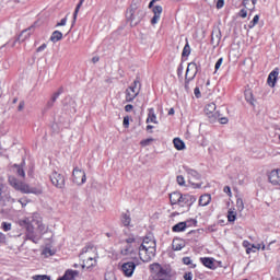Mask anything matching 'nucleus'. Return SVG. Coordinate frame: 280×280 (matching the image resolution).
<instances>
[{"label": "nucleus", "instance_id": "nucleus-1", "mask_svg": "<svg viewBox=\"0 0 280 280\" xmlns=\"http://www.w3.org/2000/svg\"><path fill=\"white\" fill-rule=\"evenodd\" d=\"M22 224H24L26 229V240H30L33 244H38V242H40V235L36 233V230L39 231V233L45 231V224H43L40 214L34 213L33 215L27 217L22 221Z\"/></svg>", "mask_w": 280, "mask_h": 280}, {"label": "nucleus", "instance_id": "nucleus-2", "mask_svg": "<svg viewBox=\"0 0 280 280\" xmlns=\"http://www.w3.org/2000/svg\"><path fill=\"white\" fill-rule=\"evenodd\" d=\"M9 184L15 191L21 194H33L34 196H43V186H30V184L18 179L14 176H9Z\"/></svg>", "mask_w": 280, "mask_h": 280}, {"label": "nucleus", "instance_id": "nucleus-3", "mask_svg": "<svg viewBox=\"0 0 280 280\" xmlns=\"http://www.w3.org/2000/svg\"><path fill=\"white\" fill-rule=\"evenodd\" d=\"M126 19L130 22L131 27H137L145 19V9L137 2H132L127 9Z\"/></svg>", "mask_w": 280, "mask_h": 280}, {"label": "nucleus", "instance_id": "nucleus-4", "mask_svg": "<svg viewBox=\"0 0 280 280\" xmlns=\"http://www.w3.org/2000/svg\"><path fill=\"white\" fill-rule=\"evenodd\" d=\"M156 255V242L150 240L149 237L144 238L139 247V257L142 261H151Z\"/></svg>", "mask_w": 280, "mask_h": 280}, {"label": "nucleus", "instance_id": "nucleus-5", "mask_svg": "<svg viewBox=\"0 0 280 280\" xmlns=\"http://www.w3.org/2000/svg\"><path fill=\"white\" fill-rule=\"evenodd\" d=\"M141 93V79L139 77L131 83V85L126 90V102H135L137 95Z\"/></svg>", "mask_w": 280, "mask_h": 280}, {"label": "nucleus", "instance_id": "nucleus-6", "mask_svg": "<svg viewBox=\"0 0 280 280\" xmlns=\"http://www.w3.org/2000/svg\"><path fill=\"white\" fill-rule=\"evenodd\" d=\"M120 272H122L124 277L130 278L135 275V270L137 269V264L132 260H121L119 262Z\"/></svg>", "mask_w": 280, "mask_h": 280}, {"label": "nucleus", "instance_id": "nucleus-7", "mask_svg": "<svg viewBox=\"0 0 280 280\" xmlns=\"http://www.w3.org/2000/svg\"><path fill=\"white\" fill-rule=\"evenodd\" d=\"M14 202H16V200L10 196L8 187H5L3 183H0V205L7 207V205H14Z\"/></svg>", "mask_w": 280, "mask_h": 280}, {"label": "nucleus", "instance_id": "nucleus-8", "mask_svg": "<svg viewBox=\"0 0 280 280\" xmlns=\"http://www.w3.org/2000/svg\"><path fill=\"white\" fill-rule=\"evenodd\" d=\"M218 106L215 103H209L205 107V114L208 117L210 124H215L220 117V110H217Z\"/></svg>", "mask_w": 280, "mask_h": 280}, {"label": "nucleus", "instance_id": "nucleus-9", "mask_svg": "<svg viewBox=\"0 0 280 280\" xmlns=\"http://www.w3.org/2000/svg\"><path fill=\"white\" fill-rule=\"evenodd\" d=\"M198 200V198L190 194H182L179 195V200L177 201L178 207H187V211L191 209L194 203Z\"/></svg>", "mask_w": 280, "mask_h": 280}, {"label": "nucleus", "instance_id": "nucleus-10", "mask_svg": "<svg viewBox=\"0 0 280 280\" xmlns=\"http://www.w3.org/2000/svg\"><path fill=\"white\" fill-rule=\"evenodd\" d=\"M65 113L68 115H75L78 113V103L71 96H66L62 101Z\"/></svg>", "mask_w": 280, "mask_h": 280}, {"label": "nucleus", "instance_id": "nucleus-11", "mask_svg": "<svg viewBox=\"0 0 280 280\" xmlns=\"http://www.w3.org/2000/svg\"><path fill=\"white\" fill-rule=\"evenodd\" d=\"M49 178L50 183H52V185L57 187V189H65V175L58 172H52Z\"/></svg>", "mask_w": 280, "mask_h": 280}, {"label": "nucleus", "instance_id": "nucleus-12", "mask_svg": "<svg viewBox=\"0 0 280 280\" xmlns=\"http://www.w3.org/2000/svg\"><path fill=\"white\" fill-rule=\"evenodd\" d=\"M72 178L73 183L77 185H84V183H86V173L83 170L74 167L72 172Z\"/></svg>", "mask_w": 280, "mask_h": 280}, {"label": "nucleus", "instance_id": "nucleus-13", "mask_svg": "<svg viewBox=\"0 0 280 280\" xmlns=\"http://www.w3.org/2000/svg\"><path fill=\"white\" fill-rule=\"evenodd\" d=\"M150 270L154 277H167V275H170L167 269L163 268L159 262L150 265Z\"/></svg>", "mask_w": 280, "mask_h": 280}, {"label": "nucleus", "instance_id": "nucleus-14", "mask_svg": "<svg viewBox=\"0 0 280 280\" xmlns=\"http://www.w3.org/2000/svg\"><path fill=\"white\" fill-rule=\"evenodd\" d=\"M268 180L273 187L280 189V168H275L268 174Z\"/></svg>", "mask_w": 280, "mask_h": 280}, {"label": "nucleus", "instance_id": "nucleus-15", "mask_svg": "<svg viewBox=\"0 0 280 280\" xmlns=\"http://www.w3.org/2000/svg\"><path fill=\"white\" fill-rule=\"evenodd\" d=\"M33 32H34V26H30L28 28L22 31L21 34L19 35V37L13 42L12 47H14V45H16V40H20V43L27 40V38H30V36H32Z\"/></svg>", "mask_w": 280, "mask_h": 280}, {"label": "nucleus", "instance_id": "nucleus-16", "mask_svg": "<svg viewBox=\"0 0 280 280\" xmlns=\"http://www.w3.org/2000/svg\"><path fill=\"white\" fill-rule=\"evenodd\" d=\"M153 18L151 19V25H156L161 21V14H163V7L154 5L152 9Z\"/></svg>", "mask_w": 280, "mask_h": 280}, {"label": "nucleus", "instance_id": "nucleus-17", "mask_svg": "<svg viewBox=\"0 0 280 280\" xmlns=\"http://www.w3.org/2000/svg\"><path fill=\"white\" fill-rule=\"evenodd\" d=\"M279 78V68H275L268 75L267 83L271 89H275L277 79Z\"/></svg>", "mask_w": 280, "mask_h": 280}, {"label": "nucleus", "instance_id": "nucleus-18", "mask_svg": "<svg viewBox=\"0 0 280 280\" xmlns=\"http://www.w3.org/2000/svg\"><path fill=\"white\" fill-rule=\"evenodd\" d=\"M183 170L186 172V174H188L189 180H191V178L194 180H200V178H202V175H200V173H198V171L190 168L187 165H184Z\"/></svg>", "mask_w": 280, "mask_h": 280}, {"label": "nucleus", "instance_id": "nucleus-19", "mask_svg": "<svg viewBox=\"0 0 280 280\" xmlns=\"http://www.w3.org/2000/svg\"><path fill=\"white\" fill-rule=\"evenodd\" d=\"M191 69H195V75H198V73H202V65L200 63V61L196 59L188 63L187 73H189Z\"/></svg>", "mask_w": 280, "mask_h": 280}, {"label": "nucleus", "instance_id": "nucleus-20", "mask_svg": "<svg viewBox=\"0 0 280 280\" xmlns=\"http://www.w3.org/2000/svg\"><path fill=\"white\" fill-rule=\"evenodd\" d=\"M78 275H80V271L68 269L66 270L65 275L60 277L58 280H75V277H78Z\"/></svg>", "mask_w": 280, "mask_h": 280}, {"label": "nucleus", "instance_id": "nucleus-21", "mask_svg": "<svg viewBox=\"0 0 280 280\" xmlns=\"http://www.w3.org/2000/svg\"><path fill=\"white\" fill-rule=\"evenodd\" d=\"M220 40H222V33L220 32V30L212 31L211 45L218 47V45H220Z\"/></svg>", "mask_w": 280, "mask_h": 280}, {"label": "nucleus", "instance_id": "nucleus-22", "mask_svg": "<svg viewBox=\"0 0 280 280\" xmlns=\"http://www.w3.org/2000/svg\"><path fill=\"white\" fill-rule=\"evenodd\" d=\"M200 261L206 268H209L210 270H215V262H213V258L201 257Z\"/></svg>", "mask_w": 280, "mask_h": 280}, {"label": "nucleus", "instance_id": "nucleus-23", "mask_svg": "<svg viewBox=\"0 0 280 280\" xmlns=\"http://www.w3.org/2000/svg\"><path fill=\"white\" fill-rule=\"evenodd\" d=\"M120 222L124 226H128L132 222V218L130 217V211L129 210L121 213Z\"/></svg>", "mask_w": 280, "mask_h": 280}, {"label": "nucleus", "instance_id": "nucleus-24", "mask_svg": "<svg viewBox=\"0 0 280 280\" xmlns=\"http://www.w3.org/2000/svg\"><path fill=\"white\" fill-rule=\"evenodd\" d=\"M172 231L173 233H184V231H187V223L184 221L179 222L172 226Z\"/></svg>", "mask_w": 280, "mask_h": 280}, {"label": "nucleus", "instance_id": "nucleus-25", "mask_svg": "<svg viewBox=\"0 0 280 280\" xmlns=\"http://www.w3.org/2000/svg\"><path fill=\"white\" fill-rule=\"evenodd\" d=\"M211 202V195L205 194L199 197V207H208Z\"/></svg>", "mask_w": 280, "mask_h": 280}, {"label": "nucleus", "instance_id": "nucleus-26", "mask_svg": "<svg viewBox=\"0 0 280 280\" xmlns=\"http://www.w3.org/2000/svg\"><path fill=\"white\" fill-rule=\"evenodd\" d=\"M180 191H174L170 194V202L174 207V205H178V201L180 200Z\"/></svg>", "mask_w": 280, "mask_h": 280}, {"label": "nucleus", "instance_id": "nucleus-27", "mask_svg": "<svg viewBox=\"0 0 280 280\" xmlns=\"http://www.w3.org/2000/svg\"><path fill=\"white\" fill-rule=\"evenodd\" d=\"M147 124H159V120H156V114L154 113V108H149Z\"/></svg>", "mask_w": 280, "mask_h": 280}, {"label": "nucleus", "instance_id": "nucleus-28", "mask_svg": "<svg viewBox=\"0 0 280 280\" xmlns=\"http://www.w3.org/2000/svg\"><path fill=\"white\" fill-rule=\"evenodd\" d=\"M97 264V260H95V256H89L85 262L82 265V268H93Z\"/></svg>", "mask_w": 280, "mask_h": 280}, {"label": "nucleus", "instance_id": "nucleus-29", "mask_svg": "<svg viewBox=\"0 0 280 280\" xmlns=\"http://www.w3.org/2000/svg\"><path fill=\"white\" fill-rule=\"evenodd\" d=\"M60 40H62V32L54 31L52 34L50 35V42L58 43Z\"/></svg>", "mask_w": 280, "mask_h": 280}, {"label": "nucleus", "instance_id": "nucleus-30", "mask_svg": "<svg viewBox=\"0 0 280 280\" xmlns=\"http://www.w3.org/2000/svg\"><path fill=\"white\" fill-rule=\"evenodd\" d=\"M237 220V212L235 208H230L228 211V222H235Z\"/></svg>", "mask_w": 280, "mask_h": 280}, {"label": "nucleus", "instance_id": "nucleus-31", "mask_svg": "<svg viewBox=\"0 0 280 280\" xmlns=\"http://www.w3.org/2000/svg\"><path fill=\"white\" fill-rule=\"evenodd\" d=\"M173 250H183L185 248V243L180 240H174L172 244Z\"/></svg>", "mask_w": 280, "mask_h": 280}, {"label": "nucleus", "instance_id": "nucleus-32", "mask_svg": "<svg viewBox=\"0 0 280 280\" xmlns=\"http://www.w3.org/2000/svg\"><path fill=\"white\" fill-rule=\"evenodd\" d=\"M13 170L15 174H18V176H20L21 178H25V170H23L22 165L14 164Z\"/></svg>", "mask_w": 280, "mask_h": 280}, {"label": "nucleus", "instance_id": "nucleus-33", "mask_svg": "<svg viewBox=\"0 0 280 280\" xmlns=\"http://www.w3.org/2000/svg\"><path fill=\"white\" fill-rule=\"evenodd\" d=\"M245 100L248 102V104H254L255 96L253 95V90H245L244 92Z\"/></svg>", "mask_w": 280, "mask_h": 280}, {"label": "nucleus", "instance_id": "nucleus-34", "mask_svg": "<svg viewBox=\"0 0 280 280\" xmlns=\"http://www.w3.org/2000/svg\"><path fill=\"white\" fill-rule=\"evenodd\" d=\"M174 148L177 150H185V142L180 138H175L173 140Z\"/></svg>", "mask_w": 280, "mask_h": 280}, {"label": "nucleus", "instance_id": "nucleus-35", "mask_svg": "<svg viewBox=\"0 0 280 280\" xmlns=\"http://www.w3.org/2000/svg\"><path fill=\"white\" fill-rule=\"evenodd\" d=\"M190 54H191V46H189V43H186L182 51V58H189Z\"/></svg>", "mask_w": 280, "mask_h": 280}, {"label": "nucleus", "instance_id": "nucleus-36", "mask_svg": "<svg viewBox=\"0 0 280 280\" xmlns=\"http://www.w3.org/2000/svg\"><path fill=\"white\" fill-rule=\"evenodd\" d=\"M65 93V88H59L57 92H55L52 94V96L50 97V101L54 102L56 104V101L58 100V97H60V95H62Z\"/></svg>", "mask_w": 280, "mask_h": 280}, {"label": "nucleus", "instance_id": "nucleus-37", "mask_svg": "<svg viewBox=\"0 0 280 280\" xmlns=\"http://www.w3.org/2000/svg\"><path fill=\"white\" fill-rule=\"evenodd\" d=\"M85 0H80L79 3L77 4L74 12H73V23L78 21V12H80V9L82 8L83 3Z\"/></svg>", "mask_w": 280, "mask_h": 280}, {"label": "nucleus", "instance_id": "nucleus-38", "mask_svg": "<svg viewBox=\"0 0 280 280\" xmlns=\"http://www.w3.org/2000/svg\"><path fill=\"white\" fill-rule=\"evenodd\" d=\"M258 23H259V15H255L254 19L249 22L248 28L253 30V27H255V25H257Z\"/></svg>", "mask_w": 280, "mask_h": 280}, {"label": "nucleus", "instance_id": "nucleus-39", "mask_svg": "<svg viewBox=\"0 0 280 280\" xmlns=\"http://www.w3.org/2000/svg\"><path fill=\"white\" fill-rule=\"evenodd\" d=\"M236 209L237 211H244V200L242 198L236 199Z\"/></svg>", "mask_w": 280, "mask_h": 280}, {"label": "nucleus", "instance_id": "nucleus-40", "mask_svg": "<svg viewBox=\"0 0 280 280\" xmlns=\"http://www.w3.org/2000/svg\"><path fill=\"white\" fill-rule=\"evenodd\" d=\"M183 264L185 266H190V268H196V265H194L190 257H184L183 258Z\"/></svg>", "mask_w": 280, "mask_h": 280}, {"label": "nucleus", "instance_id": "nucleus-41", "mask_svg": "<svg viewBox=\"0 0 280 280\" xmlns=\"http://www.w3.org/2000/svg\"><path fill=\"white\" fill-rule=\"evenodd\" d=\"M184 224H186V229H189V226H196V224H198V221L196 219H189L187 221H184Z\"/></svg>", "mask_w": 280, "mask_h": 280}, {"label": "nucleus", "instance_id": "nucleus-42", "mask_svg": "<svg viewBox=\"0 0 280 280\" xmlns=\"http://www.w3.org/2000/svg\"><path fill=\"white\" fill-rule=\"evenodd\" d=\"M1 229H2V231H5V232L12 231V223H10V222H2L1 223Z\"/></svg>", "mask_w": 280, "mask_h": 280}, {"label": "nucleus", "instance_id": "nucleus-43", "mask_svg": "<svg viewBox=\"0 0 280 280\" xmlns=\"http://www.w3.org/2000/svg\"><path fill=\"white\" fill-rule=\"evenodd\" d=\"M93 250H95V247H93V245H86L82 248L81 255H85L86 253H91Z\"/></svg>", "mask_w": 280, "mask_h": 280}, {"label": "nucleus", "instance_id": "nucleus-44", "mask_svg": "<svg viewBox=\"0 0 280 280\" xmlns=\"http://www.w3.org/2000/svg\"><path fill=\"white\" fill-rule=\"evenodd\" d=\"M105 280H117V277L115 276V272L107 271L105 272Z\"/></svg>", "mask_w": 280, "mask_h": 280}, {"label": "nucleus", "instance_id": "nucleus-45", "mask_svg": "<svg viewBox=\"0 0 280 280\" xmlns=\"http://www.w3.org/2000/svg\"><path fill=\"white\" fill-rule=\"evenodd\" d=\"M152 141H154L153 138H148V139L141 140L140 145H142V148H145V147L150 145V143H152Z\"/></svg>", "mask_w": 280, "mask_h": 280}, {"label": "nucleus", "instance_id": "nucleus-46", "mask_svg": "<svg viewBox=\"0 0 280 280\" xmlns=\"http://www.w3.org/2000/svg\"><path fill=\"white\" fill-rule=\"evenodd\" d=\"M217 121H219L220 124H229V118L228 117H223L222 114H220L219 112V117L217 118Z\"/></svg>", "mask_w": 280, "mask_h": 280}, {"label": "nucleus", "instance_id": "nucleus-47", "mask_svg": "<svg viewBox=\"0 0 280 280\" xmlns=\"http://www.w3.org/2000/svg\"><path fill=\"white\" fill-rule=\"evenodd\" d=\"M176 182L180 187H185V177L183 175H178Z\"/></svg>", "mask_w": 280, "mask_h": 280}, {"label": "nucleus", "instance_id": "nucleus-48", "mask_svg": "<svg viewBox=\"0 0 280 280\" xmlns=\"http://www.w3.org/2000/svg\"><path fill=\"white\" fill-rule=\"evenodd\" d=\"M18 202H20L22 207H27L30 200L27 199V197H22L18 200Z\"/></svg>", "mask_w": 280, "mask_h": 280}, {"label": "nucleus", "instance_id": "nucleus-49", "mask_svg": "<svg viewBox=\"0 0 280 280\" xmlns=\"http://www.w3.org/2000/svg\"><path fill=\"white\" fill-rule=\"evenodd\" d=\"M122 126H124V128H129L130 127V117L129 116L124 117Z\"/></svg>", "mask_w": 280, "mask_h": 280}, {"label": "nucleus", "instance_id": "nucleus-50", "mask_svg": "<svg viewBox=\"0 0 280 280\" xmlns=\"http://www.w3.org/2000/svg\"><path fill=\"white\" fill-rule=\"evenodd\" d=\"M238 16H241V19H246V16H248V11H246V9H241Z\"/></svg>", "mask_w": 280, "mask_h": 280}, {"label": "nucleus", "instance_id": "nucleus-51", "mask_svg": "<svg viewBox=\"0 0 280 280\" xmlns=\"http://www.w3.org/2000/svg\"><path fill=\"white\" fill-rule=\"evenodd\" d=\"M65 25H67V16L61 19V21L57 23L55 27H65Z\"/></svg>", "mask_w": 280, "mask_h": 280}, {"label": "nucleus", "instance_id": "nucleus-52", "mask_svg": "<svg viewBox=\"0 0 280 280\" xmlns=\"http://www.w3.org/2000/svg\"><path fill=\"white\" fill-rule=\"evenodd\" d=\"M222 62H224V58L221 57L215 62V66H214L215 71H218V69H220V67H222Z\"/></svg>", "mask_w": 280, "mask_h": 280}, {"label": "nucleus", "instance_id": "nucleus-53", "mask_svg": "<svg viewBox=\"0 0 280 280\" xmlns=\"http://www.w3.org/2000/svg\"><path fill=\"white\" fill-rule=\"evenodd\" d=\"M132 253V247L127 246L126 248L121 249V255H130Z\"/></svg>", "mask_w": 280, "mask_h": 280}, {"label": "nucleus", "instance_id": "nucleus-54", "mask_svg": "<svg viewBox=\"0 0 280 280\" xmlns=\"http://www.w3.org/2000/svg\"><path fill=\"white\" fill-rule=\"evenodd\" d=\"M33 279H35V280H51V278H49V276H46V275L35 276V277H33Z\"/></svg>", "mask_w": 280, "mask_h": 280}, {"label": "nucleus", "instance_id": "nucleus-55", "mask_svg": "<svg viewBox=\"0 0 280 280\" xmlns=\"http://www.w3.org/2000/svg\"><path fill=\"white\" fill-rule=\"evenodd\" d=\"M184 279L185 280H192L194 279V273L191 271H187L184 273Z\"/></svg>", "mask_w": 280, "mask_h": 280}, {"label": "nucleus", "instance_id": "nucleus-56", "mask_svg": "<svg viewBox=\"0 0 280 280\" xmlns=\"http://www.w3.org/2000/svg\"><path fill=\"white\" fill-rule=\"evenodd\" d=\"M183 63H180L177 68V78H183Z\"/></svg>", "mask_w": 280, "mask_h": 280}, {"label": "nucleus", "instance_id": "nucleus-57", "mask_svg": "<svg viewBox=\"0 0 280 280\" xmlns=\"http://www.w3.org/2000/svg\"><path fill=\"white\" fill-rule=\"evenodd\" d=\"M224 8V0H218L217 1V10H222Z\"/></svg>", "mask_w": 280, "mask_h": 280}, {"label": "nucleus", "instance_id": "nucleus-58", "mask_svg": "<svg viewBox=\"0 0 280 280\" xmlns=\"http://www.w3.org/2000/svg\"><path fill=\"white\" fill-rule=\"evenodd\" d=\"M47 49V44H42L37 49V54H40V51H45Z\"/></svg>", "mask_w": 280, "mask_h": 280}, {"label": "nucleus", "instance_id": "nucleus-59", "mask_svg": "<svg viewBox=\"0 0 280 280\" xmlns=\"http://www.w3.org/2000/svg\"><path fill=\"white\" fill-rule=\"evenodd\" d=\"M185 80L187 81V82H194V80H196L195 79V77H189V72H187V70H186V74H185Z\"/></svg>", "mask_w": 280, "mask_h": 280}, {"label": "nucleus", "instance_id": "nucleus-60", "mask_svg": "<svg viewBox=\"0 0 280 280\" xmlns=\"http://www.w3.org/2000/svg\"><path fill=\"white\" fill-rule=\"evenodd\" d=\"M185 80L187 81V82H194V80H196L195 79V77H189V72H187V70H186V74H185Z\"/></svg>", "mask_w": 280, "mask_h": 280}, {"label": "nucleus", "instance_id": "nucleus-61", "mask_svg": "<svg viewBox=\"0 0 280 280\" xmlns=\"http://www.w3.org/2000/svg\"><path fill=\"white\" fill-rule=\"evenodd\" d=\"M189 183L194 189H200L202 187V183L196 184V183H191V180H189Z\"/></svg>", "mask_w": 280, "mask_h": 280}, {"label": "nucleus", "instance_id": "nucleus-62", "mask_svg": "<svg viewBox=\"0 0 280 280\" xmlns=\"http://www.w3.org/2000/svg\"><path fill=\"white\" fill-rule=\"evenodd\" d=\"M194 94H195V96H196L197 98H200V97H201L200 88H195Z\"/></svg>", "mask_w": 280, "mask_h": 280}, {"label": "nucleus", "instance_id": "nucleus-63", "mask_svg": "<svg viewBox=\"0 0 280 280\" xmlns=\"http://www.w3.org/2000/svg\"><path fill=\"white\" fill-rule=\"evenodd\" d=\"M135 242H136L135 236H129L128 238H126L127 244H135Z\"/></svg>", "mask_w": 280, "mask_h": 280}, {"label": "nucleus", "instance_id": "nucleus-64", "mask_svg": "<svg viewBox=\"0 0 280 280\" xmlns=\"http://www.w3.org/2000/svg\"><path fill=\"white\" fill-rule=\"evenodd\" d=\"M223 191H224V194H226L228 196H231V194H232L230 186H224Z\"/></svg>", "mask_w": 280, "mask_h": 280}]
</instances>
